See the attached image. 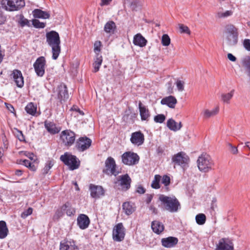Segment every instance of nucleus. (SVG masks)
Returning a JSON list of instances; mask_svg holds the SVG:
<instances>
[{
	"instance_id": "obj_64",
	"label": "nucleus",
	"mask_w": 250,
	"mask_h": 250,
	"mask_svg": "<svg viewBox=\"0 0 250 250\" xmlns=\"http://www.w3.org/2000/svg\"><path fill=\"white\" fill-rule=\"evenodd\" d=\"M15 175H16L18 176H21V174H22V171L20 169H17L15 171Z\"/></svg>"
},
{
	"instance_id": "obj_34",
	"label": "nucleus",
	"mask_w": 250,
	"mask_h": 250,
	"mask_svg": "<svg viewBox=\"0 0 250 250\" xmlns=\"http://www.w3.org/2000/svg\"><path fill=\"white\" fill-rule=\"evenodd\" d=\"M116 26L115 22L113 21H109L106 23L104 27V30L107 33L113 34Z\"/></svg>"
},
{
	"instance_id": "obj_15",
	"label": "nucleus",
	"mask_w": 250,
	"mask_h": 250,
	"mask_svg": "<svg viewBox=\"0 0 250 250\" xmlns=\"http://www.w3.org/2000/svg\"><path fill=\"white\" fill-rule=\"evenodd\" d=\"M233 243L229 239L223 238L219 240L215 250H233Z\"/></svg>"
},
{
	"instance_id": "obj_4",
	"label": "nucleus",
	"mask_w": 250,
	"mask_h": 250,
	"mask_svg": "<svg viewBox=\"0 0 250 250\" xmlns=\"http://www.w3.org/2000/svg\"><path fill=\"white\" fill-rule=\"evenodd\" d=\"M197 163L199 169L204 172H207L211 170L214 166L212 159L207 154H203L200 156Z\"/></svg>"
},
{
	"instance_id": "obj_50",
	"label": "nucleus",
	"mask_w": 250,
	"mask_h": 250,
	"mask_svg": "<svg viewBox=\"0 0 250 250\" xmlns=\"http://www.w3.org/2000/svg\"><path fill=\"white\" fill-rule=\"evenodd\" d=\"M179 29L180 31L182 33H187L188 34H190V32L187 26H186L183 24H179Z\"/></svg>"
},
{
	"instance_id": "obj_52",
	"label": "nucleus",
	"mask_w": 250,
	"mask_h": 250,
	"mask_svg": "<svg viewBox=\"0 0 250 250\" xmlns=\"http://www.w3.org/2000/svg\"><path fill=\"white\" fill-rule=\"evenodd\" d=\"M184 82L181 80H177L176 86L179 91H182L184 89Z\"/></svg>"
},
{
	"instance_id": "obj_20",
	"label": "nucleus",
	"mask_w": 250,
	"mask_h": 250,
	"mask_svg": "<svg viewBox=\"0 0 250 250\" xmlns=\"http://www.w3.org/2000/svg\"><path fill=\"white\" fill-rule=\"evenodd\" d=\"M11 76L18 87L21 88L24 85L23 77L21 71L15 69L13 71Z\"/></svg>"
},
{
	"instance_id": "obj_51",
	"label": "nucleus",
	"mask_w": 250,
	"mask_h": 250,
	"mask_svg": "<svg viewBox=\"0 0 250 250\" xmlns=\"http://www.w3.org/2000/svg\"><path fill=\"white\" fill-rule=\"evenodd\" d=\"M33 209L32 208H29L27 209L24 211L21 214L22 218H26L28 215H31L32 213Z\"/></svg>"
},
{
	"instance_id": "obj_2",
	"label": "nucleus",
	"mask_w": 250,
	"mask_h": 250,
	"mask_svg": "<svg viewBox=\"0 0 250 250\" xmlns=\"http://www.w3.org/2000/svg\"><path fill=\"white\" fill-rule=\"evenodd\" d=\"M226 43L229 46H235L238 42V29L232 24H227L225 27Z\"/></svg>"
},
{
	"instance_id": "obj_9",
	"label": "nucleus",
	"mask_w": 250,
	"mask_h": 250,
	"mask_svg": "<svg viewBox=\"0 0 250 250\" xmlns=\"http://www.w3.org/2000/svg\"><path fill=\"white\" fill-rule=\"evenodd\" d=\"M75 133L70 130H65L61 132V138L65 146H71L75 142Z\"/></svg>"
},
{
	"instance_id": "obj_63",
	"label": "nucleus",
	"mask_w": 250,
	"mask_h": 250,
	"mask_svg": "<svg viewBox=\"0 0 250 250\" xmlns=\"http://www.w3.org/2000/svg\"><path fill=\"white\" fill-rule=\"evenodd\" d=\"M152 199V195H148L147 198L146 199V204H149L151 202Z\"/></svg>"
},
{
	"instance_id": "obj_12",
	"label": "nucleus",
	"mask_w": 250,
	"mask_h": 250,
	"mask_svg": "<svg viewBox=\"0 0 250 250\" xmlns=\"http://www.w3.org/2000/svg\"><path fill=\"white\" fill-rule=\"evenodd\" d=\"M91 140L86 137H80L76 141L75 147L80 152H83L88 149L91 145Z\"/></svg>"
},
{
	"instance_id": "obj_53",
	"label": "nucleus",
	"mask_w": 250,
	"mask_h": 250,
	"mask_svg": "<svg viewBox=\"0 0 250 250\" xmlns=\"http://www.w3.org/2000/svg\"><path fill=\"white\" fill-rule=\"evenodd\" d=\"M102 43L100 41H96L94 43V51L98 54L97 52H99L101 51V46Z\"/></svg>"
},
{
	"instance_id": "obj_43",
	"label": "nucleus",
	"mask_w": 250,
	"mask_h": 250,
	"mask_svg": "<svg viewBox=\"0 0 250 250\" xmlns=\"http://www.w3.org/2000/svg\"><path fill=\"white\" fill-rule=\"evenodd\" d=\"M15 135L21 142H25V137L21 131L15 129Z\"/></svg>"
},
{
	"instance_id": "obj_55",
	"label": "nucleus",
	"mask_w": 250,
	"mask_h": 250,
	"mask_svg": "<svg viewBox=\"0 0 250 250\" xmlns=\"http://www.w3.org/2000/svg\"><path fill=\"white\" fill-rule=\"evenodd\" d=\"M136 192L142 194L145 193L146 189L143 186L139 185L137 187Z\"/></svg>"
},
{
	"instance_id": "obj_10",
	"label": "nucleus",
	"mask_w": 250,
	"mask_h": 250,
	"mask_svg": "<svg viewBox=\"0 0 250 250\" xmlns=\"http://www.w3.org/2000/svg\"><path fill=\"white\" fill-rule=\"evenodd\" d=\"M189 157L186 154L182 151L174 155L172 157V162L174 165L185 167L189 162Z\"/></svg>"
},
{
	"instance_id": "obj_11",
	"label": "nucleus",
	"mask_w": 250,
	"mask_h": 250,
	"mask_svg": "<svg viewBox=\"0 0 250 250\" xmlns=\"http://www.w3.org/2000/svg\"><path fill=\"white\" fill-rule=\"evenodd\" d=\"M131 183V179L128 174L119 176L117 178V181L115 182V184H118L121 187L123 191H127L130 188Z\"/></svg>"
},
{
	"instance_id": "obj_56",
	"label": "nucleus",
	"mask_w": 250,
	"mask_h": 250,
	"mask_svg": "<svg viewBox=\"0 0 250 250\" xmlns=\"http://www.w3.org/2000/svg\"><path fill=\"white\" fill-rule=\"evenodd\" d=\"M228 146H229L230 151L232 153L235 154L237 153L238 149L236 146H232L231 144H229Z\"/></svg>"
},
{
	"instance_id": "obj_26",
	"label": "nucleus",
	"mask_w": 250,
	"mask_h": 250,
	"mask_svg": "<svg viewBox=\"0 0 250 250\" xmlns=\"http://www.w3.org/2000/svg\"><path fill=\"white\" fill-rule=\"evenodd\" d=\"M61 210L66 213L69 216L74 215L75 214V208L72 206L71 203L66 202L61 207Z\"/></svg>"
},
{
	"instance_id": "obj_32",
	"label": "nucleus",
	"mask_w": 250,
	"mask_h": 250,
	"mask_svg": "<svg viewBox=\"0 0 250 250\" xmlns=\"http://www.w3.org/2000/svg\"><path fill=\"white\" fill-rule=\"evenodd\" d=\"M9 232L6 223L4 221H0V239L5 238Z\"/></svg>"
},
{
	"instance_id": "obj_17",
	"label": "nucleus",
	"mask_w": 250,
	"mask_h": 250,
	"mask_svg": "<svg viewBox=\"0 0 250 250\" xmlns=\"http://www.w3.org/2000/svg\"><path fill=\"white\" fill-rule=\"evenodd\" d=\"M145 141L144 135L141 131H136L131 134L130 142L138 146L142 145Z\"/></svg>"
},
{
	"instance_id": "obj_42",
	"label": "nucleus",
	"mask_w": 250,
	"mask_h": 250,
	"mask_svg": "<svg viewBox=\"0 0 250 250\" xmlns=\"http://www.w3.org/2000/svg\"><path fill=\"white\" fill-rule=\"evenodd\" d=\"M196 223L200 225L204 224L206 221V217L204 214L199 213L195 217Z\"/></svg>"
},
{
	"instance_id": "obj_18",
	"label": "nucleus",
	"mask_w": 250,
	"mask_h": 250,
	"mask_svg": "<svg viewBox=\"0 0 250 250\" xmlns=\"http://www.w3.org/2000/svg\"><path fill=\"white\" fill-rule=\"evenodd\" d=\"M89 190L91 196L94 198H99L104 194V190L102 186L90 184Z\"/></svg>"
},
{
	"instance_id": "obj_46",
	"label": "nucleus",
	"mask_w": 250,
	"mask_h": 250,
	"mask_svg": "<svg viewBox=\"0 0 250 250\" xmlns=\"http://www.w3.org/2000/svg\"><path fill=\"white\" fill-rule=\"evenodd\" d=\"M166 120V116L162 114H158L154 118V121L157 123H163Z\"/></svg>"
},
{
	"instance_id": "obj_31",
	"label": "nucleus",
	"mask_w": 250,
	"mask_h": 250,
	"mask_svg": "<svg viewBox=\"0 0 250 250\" xmlns=\"http://www.w3.org/2000/svg\"><path fill=\"white\" fill-rule=\"evenodd\" d=\"M129 4V7L132 11H137L141 6V1L139 0H125L124 4Z\"/></svg>"
},
{
	"instance_id": "obj_30",
	"label": "nucleus",
	"mask_w": 250,
	"mask_h": 250,
	"mask_svg": "<svg viewBox=\"0 0 250 250\" xmlns=\"http://www.w3.org/2000/svg\"><path fill=\"white\" fill-rule=\"evenodd\" d=\"M123 209L125 213L127 215L131 214L135 210L134 205L130 202L124 203L123 204Z\"/></svg>"
},
{
	"instance_id": "obj_19",
	"label": "nucleus",
	"mask_w": 250,
	"mask_h": 250,
	"mask_svg": "<svg viewBox=\"0 0 250 250\" xmlns=\"http://www.w3.org/2000/svg\"><path fill=\"white\" fill-rule=\"evenodd\" d=\"M57 91L58 92V98L60 102L64 101L69 98L67 88L65 84L62 83L58 85Z\"/></svg>"
},
{
	"instance_id": "obj_45",
	"label": "nucleus",
	"mask_w": 250,
	"mask_h": 250,
	"mask_svg": "<svg viewBox=\"0 0 250 250\" xmlns=\"http://www.w3.org/2000/svg\"><path fill=\"white\" fill-rule=\"evenodd\" d=\"M242 64L245 69L250 67V56H246L242 60Z\"/></svg>"
},
{
	"instance_id": "obj_8",
	"label": "nucleus",
	"mask_w": 250,
	"mask_h": 250,
	"mask_svg": "<svg viewBox=\"0 0 250 250\" xmlns=\"http://www.w3.org/2000/svg\"><path fill=\"white\" fill-rule=\"evenodd\" d=\"M139 160L138 155L133 152H125L122 155V161L126 165H135L138 163Z\"/></svg>"
},
{
	"instance_id": "obj_60",
	"label": "nucleus",
	"mask_w": 250,
	"mask_h": 250,
	"mask_svg": "<svg viewBox=\"0 0 250 250\" xmlns=\"http://www.w3.org/2000/svg\"><path fill=\"white\" fill-rule=\"evenodd\" d=\"M228 58L232 62H235L236 60V57L231 53L228 54Z\"/></svg>"
},
{
	"instance_id": "obj_35",
	"label": "nucleus",
	"mask_w": 250,
	"mask_h": 250,
	"mask_svg": "<svg viewBox=\"0 0 250 250\" xmlns=\"http://www.w3.org/2000/svg\"><path fill=\"white\" fill-rule=\"evenodd\" d=\"M103 62L102 56L99 54H97L96 59L93 63L94 70L93 72L96 73L99 70L100 67Z\"/></svg>"
},
{
	"instance_id": "obj_29",
	"label": "nucleus",
	"mask_w": 250,
	"mask_h": 250,
	"mask_svg": "<svg viewBox=\"0 0 250 250\" xmlns=\"http://www.w3.org/2000/svg\"><path fill=\"white\" fill-rule=\"evenodd\" d=\"M151 228L155 233L159 234L163 231L164 226L158 221H153L151 223Z\"/></svg>"
},
{
	"instance_id": "obj_49",
	"label": "nucleus",
	"mask_w": 250,
	"mask_h": 250,
	"mask_svg": "<svg viewBox=\"0 0 250 250\" xmlns=\"http://www.w3.org/2000/svg\"><path fill=\"white\" fill-rule=\"evenodd\" d=\"M161 179L162 183L165 185V186L167 187L169 185L170 183V178L169 176L167 175H164Z\"/></svg>"
},
{
	"instance_id": "obj_37",
	"label": "nucleus",
	"mask_w": 250,
	"mask_h": 250,
	"mask_svg": "<svg viewBox=\"0 0 250 250\" xmlns=\"http://www.w3.org/2000/svg\"><path fill=\"white\" fill-rule=\"evenodd\" d=\"M25 110L27 113L31 115H34L37 111V106L33 103H28L25 107Z\"/></svg>"
},
{
	"instance_id": "obj_23",
	"label": "nucleus",
	"mask_w": 250,
	"mask_h": 250,
	"mask_svg": "<svg viewBox=\"0 0 250 250\" xmlns=\"http://www.w3.org/2000/svg\"><path fill=\"white\" fill-rule=\"evenodd\" d=\"M177 103V99L173 96H168L163 98L161 101V104L163 105H167L169 108H174Z\"/></svg>"
},
{
	"instance_id": "obj_3",
	"label": "nucleus",
	"mask_w": 250,
	"mask_h": 250,
	"mask_svg": "<svg viewBox=\"0 0 250 250\" xmlns=\"http://www.w3.org/2000/svg\"><path fill=\"white\" fill-rule=\"evenodd\" d=\"M159 199L165 207V209L170 212H176L181 208V205L175 197H169L161 195Z\"/></svg>"
},
{
	"instance_id": "obj_22",
	"label": "nucleus",
	"mask_w": 250,
	"mask_h": 250,
	"mask_svg": "<svg viewBox=\"0 0 250 250\" xmlns=\"http://www.w3.org/2000/svg\"><path fill=\"white\" fill-rule=\"evenodd\" d=\"M77 224L82 229H84L88 228L90 224V220L88 217L85 214H81L77 218Z\"/></svg>"
},
{
	"instance_id": "obj_24",
	"label": "nucleus",
	"mask_w": 250,
	"mask_h": 250,
	"mask_svg": "<svg viewBox=\"0 0 250 250\" xmlns=\"http://www.w3.org/2000/svg\"><path fill=\"white\" fill-rule=\"evenodd\" d=\"M147 42V41L142 35L141 33L136 34L133 40V43L135 45L140 47H145Z\"/></svg>"
},
{
	"instance_id": "obj_48",
	"label": "nucleus",
	"mask_w": 250,
	"mask_h": 250,
	"mask_svg": "<svg viewBox=\"0 0 250 250\" xmlns=\"http://www.w3.org/2000/svg\"><path fill=\"white\" fill-rule=\"evenodd\" d=\"M19 23L21 26L23 27L25 25L29 26V22L27 19L24 18L23 16L21 15L20 20L19 21Z\"/></svg>"
},
{
	"instance_id": "obj_7",
	"label": "nucleus",
	"mask_w": 250,
	"mask_h": 250,
	"mask_svg": "<svg viewBox=\"0 0 250 250\" xmlns=\"http://www.w3.org/2000/svg\"><path fill=\"white\" fill-rule=\"evenodd\" d=\"M103 173L108 175L116 176L119 174V171L116 170V164L114 159L109 157L105 161V167L103 170Z\"/></svg>"
},
{
	"instance_id": "obj_40",
	"label": "nucleus",
	"mask_w": 250,
	"mask_h": 250,
	"mask_svg": "<svg viewBox=\"0 0 250 250\" xmlns=\"http://www.w3.org/2000/svg\"><path fill=\"white\" fill-rule=\"evenodd\" d=\"M234 90H232L229 93L227 94H222L221 95V99L224 102L227 104L229 103L230 100L233 97Z\"/></svg>"
},
{
	"instance_id": "obj_6",
	"label": "nucleus",
	"mask_w": 250,
	"mask_h": 250,
	"mask_svg": "<svg viewBox=\"0 0 250 250\" xmlns=\"http://www.w3.org/2000/svg\"><path fill=\"white\" fill-rule=\"evenodd\" d=\"M1 3L3 7L9 11L19 10L25 6L23 0H2Z\"/></svg>"
},
{
	"instance_id": "obj_39",
	"label": "nucleus",
	"mask_w": 250,
	"mask_h": 250,
	"mask_svg": "<svg viewBox=\"0 0 250 250\" xmlns=\"http://www.w3.org/2000/svg\"><path fill=\"white\" fill-rule=\"evenodd\" d=\"M54 162L55 161L53 159H49L46 162L45 167L42 169V173L43 174H46L48 173L49 170L53 166Z\"/></svg>"
},
{
	"instance_id": "obj_5",
	"label": "nucleus",
	"mask_w": 250,
	"mask_h": 250,
	"mask_svg": "<svg viewBox=\"0 0 250 250\" xmlns=\"http://www.w3.org/2000/svg\"><path fill=\"white\" fill-rule=\"evenodd\" d=\"M60 160L65 165L67 166L71 170L78 168L80 165V161L76 156L68 152H65L63 155H61Z\"/></svg>"
},
{
	"instance_id": "obj_58",
	"label": "nucleus",
	"mask_w": 250,
	"mask_h": 250,
	"mask_svg": "<svg viewBox=\"0 0 250 250\" xmlns=\"http://www.w3.org/2000/svg\"><path fill=\"white\" fill-rule=\"evenodd\" d=\"M6 18L3 15L2 12L0 11V25L3 24L6 21Z\"/></svg>"
},
{
	"instance_id": "obj_62",
	"label": "nucleus",
	"mask_w": 250,
	"mask_h": 250,
	"mask_svg": "<svg viewBox=\"0 0 250 250\" xmlns=\"http://www.w3.org/2000/svg\"><path fill=\"white\" fill-rule=\"evenodd\" d=\"M6 104V107H7V109L11 112L13 113L15 111L14 108V107L12 105H11V104Z\"/></svg>"
},
{
	"instance_id": "obj_61",
	"label": "nucleus",
	"mask_w": 250,
	"mask_h": 250,
	"mask_svg": "<svg viewBox=\"0 0 250 250\" xmlns=\"http://www.w3.org/2000/svg\"><path fill=\"white\" fill-rule=\"evenodd\" d=\"M149 210H150L152 213L154 214H156L158 213V210L153 205H151L149 207Z\"/></svg>"
},
{
	"instance_id": "obj_41",
	"label": "nucleus",
	"mask_w": 250,
	"mask_h": 250,
	"mask_svg": "<svg viewBox=\"0 0 250 250\" xmlns=\"http://www.w3.org/2000/svg\"><path fill=\"white\" fill-rule=\"evenodd\" d=\"M233 14L231 10H227L224 12H218L216 13V17L219 19L226 18L228 17L231 16Z\"/></svg>"
},
{
	"instance_id": "obj_33",
	"label": "nucleus",
	"mask_w": 250,
	"mask_h": 250,
	"mask_svg": "<svg viewBox=\"0 0 250 250\" xmlns=\"http://www.w3.org/2000/svg\"><path fill=\"white\" fill-rule=\"evenodd\" d=\"M33 16L36 18H42V19H49L50 17V14L46 12L42 11V10L36 9H35L33 12Z\"/></svg>"
},
{
	"instance_id": "obj_54",
	"label": "nucleus",
	"mask_w": 250,
	"mask_h": 250,
	"mask_svg": "<svg viewBox=\"0 0 250 250\" xmlns=\"http://www.w3.org/2000/svg\"><path fill=\"white\" fill-rule=\"evenodd\" d=\"M243 45L246 50L250 51V40L245 39L243 42Z\"/></svg>"
},
{
	"instance_id": "obj_38",
	"label": "nucleus",
	"mask_w": 250,
	"mask_h": 250,
	"mask_svg": "<svg viewBox=\"0 0 250 250\" xmlns=\"http://www.w3.org/2000/svg\"><path fill=\"white\" fill-rule=\"evenodd\" d=\"M162 177L160 175H155L152 181L151 186L153 188L159 189L160 188V182Z\"/></svg>"
},
{
	"instance_id": "obj_14",
	"label": "nucleus",
	"mask_w": 250,
	"mask_h": 250,
	"mask_svg": "<svg viewBox=\"0 0 250 250\" xmlns=\"http://www.w3.org/2000/svg\"><path fill=\"white\" fill-rule=\"evenodd\" d=\"M45 59L44 57H39L34 63L35 71L38 76L42 77L45 73Z\"/></svg>"
},
{
	"instance_id": "obj_13",
	"label": "nucleus",
	"mask_w": 250,
	"mask_h": 250,
	"mask_svg": "<svg viewBox=\"0 0 250 250\" xmlns=\"http://www.w3.org/2000/svg\"><path fill=\"white\" fill-rule=\"evenodd\" d=\"M113 239L114 241L121 242L124 239L125 230L122 223L117 224L113 230Z\"/></svg>"
},
{
	"instance_id": "obj_28",
	"label": "nucleus",
	"mask_w": 250,
	"mask_h": 250,
	"mask_svg": "<svg viewBox=\"0 0 250 250\" xmlns=\"http://www.w3.org/2000/svg\"><path fill=\"white\" fill-rule=\"evenodd\" d=\"M167 127L171 130L176 131L179 130L182 127V123L180 122L178 124L172 118L167 120Z\"/></svg>"
},
{
	"instance_id": "obj_47",
	"label": "nucleus",
	"mask_w": 250,
	"mask_h": 250,
	"mask_svg": "<svg viewBox=\"0 0 250 250\" xmlns=\"http://www.w3.org/2000/svg\"><path fill=\"white\" fill-rule=\"evenodd\" d=\"M170 43V39L167 34H164L162 37V44L164 46H168Z\"/></svg>"
},
{
	"instance_id": "obj_36",
	"label": "nucleus",
	"mask_w": 250,
	"mask_h": 250,
	"mask_svg": "<svg viewBox=\"0 0 250 250\" xmlns=\"http://www.w3.org/2000/svg\"><path fill=\"white\" fill-rule=\"evenodd\" d=\"M219 112V108L216 107L212 110L206 109L203 112V117L205 119L209 118L216 115Z\"/></svg>"
},
{
	"instance_id": "obj_21",
	"label": "nucleus",
	"mask_w": 250,
	"mask_h": 250,
	"mask_svg": "<svg viewBox=\"0 0 250 250\" xmlns=\"http://www.w3.org/2000/svg\"><path fill=\"white\" fill-rule=\"evenodd\" d=\"M178 242V238L172 236L164 238L161 239L162 246L167 248L174 247L177 244Z\"/></svg>"
},
{
	"instance_id": "obj_57",
	"label": "nucleus",
	"mask_w": 250,
	"mask_h": 250,
	"mask_svg": "<svg viewBox=\"0 0 250 250\" xmlns=\"http://www.w3.org/2000/svg\"><path fill=\"white\" fill-rule=\"evenodd\" d=\"M6 18L3 15L2 12L0 11V25L3 24L6 21Z\"/></svg>"
},
{
	"instance_id": "obj_16",
	"label": "nucleus",
	"mask_w": 250,
	"mask_h": 250,
	"mask_svg": "<svg viewBox=\"0 0 250 250\" xmlns=\"http://www.w3.org/2000/svg\"><path fill=\"white\" fill-rule=\"evenodd\" d=\"M60 250H79L75 241L73 240H64L60 242Z\"/></svg>"
},
{
	"instance_id": "obj_25",
	"label": "nucleus",
	"mask_w": 250,
	"mask_h": 250,
	"mask_svg": "<svg viewBox=\"0 0 250 250\" xmlns=\"http://www.w3.org/2000/svg\"><path fill=\"white\" fill-rule=\"evenodd\" d=\"M140 115L142 121H148L150 116L149 110L144 105H143L141 102L139 103Z\"/></svg>"
},
{
	"instance_id": "obj_44",
	"label": "nucleus",
	"mask_w": 250,
	"mask_h": 250,
	"mask_svg": "<svg viewBox=\"0 0 250 250\" xmlns=\"http://www.w3.org/2000/svg\"><path fill=\"white\" fill-rule=\"evenodd\" d=\"M32 24L37 28H43L45 26V23L40 22L39 20L34 19L32 21Z\"/></svg>"
},
{
	"instance_id": "obj_27",
	"label": "nucleus",
	"mask_w": 250,
	"mask_h": 250,
	"mask_svg": "<svg viewBox=\"0 0 250 250\" xmlns=\"http://www.w3.org/2000/svg\"><path fill=\"white\" fill-rule=\"evenodd\" d=\"M44 126L46 130L52 134H55L59 133L60 131V128L57 127L56 125L51 122H47L45 121Z\"/></svg>"
},
{
	"instance_id": "obj_1",
	"label": "nucleus",
	"mask_w": 250,
	"mask_h": 250,
	"mask_svg": "<svg viewBox=\"0 0 250 250\" xmlns=\"http://www.w3.org/2000/svg\"><path fill=\"white\" fill-rule=\"evenodd\" d=\"M46 42L52 48V58L56 60L61 52V41L58 32L51 31L46 34Z\"/></svg>"
},
{
	"instance_id": "obj_59",
	"label": "nucleus",
	"mask_w": 250,
	"mask_h": 250,
	"mask_svg": "<svg viewBox=\"0 0 250 250\" xmlns=\"http://www.w3.org/2000/svg\"><path fill=\"white\" fill-rule=\"evenodd\" d=\"M112 0H101L100 5L101 6H103L104 5H108L110 4V2Z\"/></svg>"
}]
</instances>
